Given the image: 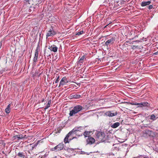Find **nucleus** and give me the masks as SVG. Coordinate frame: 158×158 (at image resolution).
Returning a JSON list of instances; mask_svg holds the SVG:
<instances>
[{
  "label": "nucleus",
  "instance_id": "obj_1",
  "mask_svg": "<svg viewBox=\"0 0 158 158\" xmlns=\"http://www.w3.org/2000/svg\"><path fill=\"white\" fill-rule=\"evenodd\" d=\"M84 128L82 127H76L74 128L67 134L64 139V142L65 143L69 142L68 139L69 137H70V138L69 139V140L70 141L73 139L76 138L75 137H73V136L74 134H77L79 133L78 132H81L80 134L78 135L79 136L82 135L83 133L82 132L83 131Z\"/></svg>",
  "mask_w": 158,
  "mask_h": 158
},
{
  "label": "nucleus",
  "instance_id": "obj_2",
  "mask_svg": "<svg viewBox=\"0 0 158 158\" xmlns=\"http://www.w3.org/2000/svg\"><path fill=\"white\" fill-rule=\"evenodd\" d=\"M95 138L97 140L100 142H103L108 139V135L103 132L98 131L95 134Z\"/></svg>",
  "mask_w": 158,
  "mask_h": 158
},
{
  "label": "nucleus",
  "instance_id": "obj_3",
  "mask_svg": "<svg viewBox=\"0 0 158 158\" xmlns=\"http://www.w3.org/2000/svg\"><path fill=\"white\" fill-rule=\"evenodd\" d=\"M83 109V107L80 105H77L75 106L73 109L70 111L69 115L70 116H72L76 114L79 112L80 111L82 110Z\"/></svg>",
  "mask_w": 158,
  "mask_h": 158
},
{
  "label": "nucleus",
  "instance_id": "obj_4",
  "mask_svg": "<svg viewBox=\"0 0 158 158\" xmlns=\"http://www.w3.org/2000/svg\"><path fill=\"white\" fill-rule=\"evenodd\" d=\"M64 148V144L62 143H60L58 145L51 149V150L55 151H60Z\"/></svg>",
  "mask_w": 158,
  "mask_h": 158
},
{
  "label": "nucleus",
  "instance_id": "obj_5",
  "mask_svg": "<svg viewBox=\"0 0 158 158\" xmlns=\"http://www.w3.org/2000/svg\"><path fill=\"white\" fill-rule=\"evenodd\" d=\"M56 32L54 31L52 28L50 29L46 34V37L47 38L49 36H52L56 34Z\"/></svg>",
  "mask_w": 158,
  "mask_h": 158
},
{
  "label": "nucleus",
  "instance_id": "obj_6",
  "mask_svg": "<svg viewBox=\"0 0 158 158\" xmlns=\"http://www.w3.org/2000/svg\"><path fill=\"white\" fill-rule=\"evenodd\" d=\"M115 37H110V38L105 42V45L106 46H108V45L112 44L114 43L115 41Z\"/></svg>",
  "mask_w": 158,
  "mask_h": 158
},
{
  "label": "nucleus",
  "instance_id": "obj_7",
  "mask_svg": "<svg viewBox=\"0 0 158 158\" xmlns=\"http://www.w3.org/2000/svg\"><path fill=\"white\" fill-rule=\"evenodd\" d=\"M105 114L108 116L112 117L116 115L118 112L117 111L114 112L113 111H109L106 112Z\"/></svg>",
  "mask_w": 158,
  "mask_h": 158
},
{
  "label": "nucleus",
  "instance_id": "obj_8",
  "mask_svg": "<svg viewBox=\"0 0 158 158\" xmlns=\"http://www.w3.org/2000/svg\"><path fill=\"white\" fill-rule=\"evenodd\" d=\"M39 49L40 46L39 45H38L37 47L36 48V49L35 50V56L33 58V60L34 62H36L37 61L38 57V50Z\"/></svg>",
  "mask_w": 158,
  "mask_h": 158
},
{
  "label": "nucleus",
  "instance_id": "obj_9",
  "mask_svg": "<svg viewBox=\"0 0 158 158\" xmlns=\"http://www.w3.org/2000/svg\"><path fill=\"white\" fill-rule=\"evenodd\" d=\"M69 81L67 80V79L66 77H63L61 80L60 82L59 85V87L63 86L67 83H68Z\"/></svg>",
  "mask_w": 158,
  "mask_h": 158
},
{
  "label": "nucleus",
  "instance_id": "obj_10",
  "mask_svg": "<svg viewBox=\"0 0 158 158\" xmlns=\"http://www.w3.org/2000/svg\"><path fill=\"white\" fill-rule=\"evenodd\" d=\"M131 105H139L141 107L148 106V103L147 102H143L140 103H131Z\"/></svg>",
  "mask_w": 158,
  "mask_h": 158
},
{
  "label": "nucleus",
  "instance_id": "obj_11",
  "mask_svg": "<svg viewBox=\"0 0 158 158\" xmlns=\"http://www.w3.org/2000/svg\"><path fill=\"white\" fill-rule=\"evenodd\" d=\"M95 142V139L91 137H89L86 140V142L87 144H92L94 143Z\"/></svg>",
  "mask_w": 158,
  "mask_h": 158
},
{
  "label": "nucleus",
  "instance_id": "obj_12",
  "mask_svg": "<svg viewBox=\"0 0 158 158\" xmlns=\"http://www.w3.org/2000/svg\"><path fill=\"white\" fill-rule=\"evenodd\" d=\"M152 133V131L148 130L144 131L143 132V136L147 137L148 136H150Z\"/></svg>",
  "mask_w": 158,
  "mask_h": 158
},
{
  "label": "nucleus",
  "instance_id": "obj_13",
  "mask_svg": "<svg viewBox=\"0 0 158 158\" xmlns=\"http://www.w3.org/2000/svg\"><path fill=\"white\" fill-rule=\"evenodd\" d=\"M48 49H49L50 50L54 52H56L57 51L58 48L55 45H53L50 47H49Z\"/></svg>",
  "mask_w": 158,
  "mask_h": 158
},
{
  "label": "nucleus",
  "instance_id": "obj_14",
  "mask_svg": "<svg viewBox=\"0 0 158 158\" xmlns=\"http://www.w3.org/2000/svg\"><path fill=\"white\" fill-rule=\"evenodd\" d=\"M14 138L15 139H17L18 140L21 139H23L24 138V136H23L22 134L18 135H15L14 136Z\"/></svg>",
  "mask_w": 158,
  "mask_h": 158
},
{
  "label": "nucleus",
  "instance_id": "obj_15",
  "mask_svg": "<svg viewBox=\"0 0 158 158\" xmlns=\"http://www.w3.org/2000/svg\"><path fill=\"white\" fill-rule=\"evenodd\" d=\"M151 3V2L148 1L147 2H143L141 4V5L142 6H144L148 5H149Z\"/></svg>",
  "mask_w": 158,
  "mask_h": 158
},
{
  "label": "nucleus",
  "instance_id": "obj_16",
  "mask_svg": "<svg viewBox=\"0 0 158 158\" xmlns=\"http://www.w3.org/2000/svg\"><path fill=\"white\" fill-rule=\"evenodd\" d=\"M86 60L85 56V55L83 56H82L80 59L78 61V64L79 63H83L84 60Z\"/></svg>",
  "mask_w": 158,
  "mask_h": 158
},
{
  "label": "nucleus",
  "instance_id": "obj_17",
  "mask_svg": "<svg viewBox=\"0 0 158 158\" xmlns=\"http://www.w3.org/2000/svg\"><path fill=\"white\" fill-rule=\"evenodd\" d=\"M120 123H119L116 122L113 124H112L111 126V127L112 128H115L118 127Z\"/></svg>",
  "mask_w": 158,
  "mask_h": 158
},
{
  "label": "nucleus",
  "instance_id": "obj_18",
  "mask_svg": "<svg viewBox=\"0 0 158 158\" xmlns=\"http://www.w3.org/2000/svg\"><path fill=\"white\" fill-rule=\"evenodd\" d=\"M10 105L9 104L8 105L7 108L5 109V111L6 113L8 114L10 112Z\"/></svg>",
  "mask_w": 158,
  "mask_h": 158
},
{
  "label": "nucleus",
  "instance_id": "obj_19",
  "mask_svg": "<svg viewBox=\"0 0 158 158\" xmlns=\"http://www.w3.org/2000/svg\"><path fill=\"white\" fill-rule=\"evenodd\" d=\"M71 97L72 98L76 99L79 98L81 97V95L79 94H75L72 95Z\"/></svg>",
  "mask_w": 158,
  "mask_h": 158
},
{
  "label": "nucleus",
  "instance_id": "obj_20",
  "mask_svg": "<svg viewBox=\"0 0 158 158\" xmlns=\"http://www.w3.org/2000/svg\"><path fill=\"white\" fill-rule=\"evenodd\" d=\"M17 156H18L19 157L21 158H24L25 156L23 154V152H19L17 154Z\"/></svg>",
  "mask_w": 158,
  "mask_h": 158
},
{
  "label": "nucleus",
  "instance_id": "obj_21",
  "mask_svg": "<svg viewBox=\"0 0 158 158\" xmlns=\"http://www.w3.org/2000/svg\"><path fill=\"white\" fill-rule=\"evenodd\" d=\"M51 103V100H49L48 101V104H47L46 106H45V109H46L48 108L50 106V105Z\"/></svg>",
  "mask_w": 158,
  "mask_h": 158
},
{
  "label": "nucleus",
  "instance_id": "obj_22",
  "mask_svg": "<svg viewBox=\"0 0 158 158\" xmlns=\"http://www.w3.org/2000/svg\"><path fill=\"white\" fill-rule=\"evenodd\" d=\"M90 133V132L86 131H85L83 135H84L85 137H89V135Z\"/></svg>",
  "mask_w": 158,
  "mask_h": 158
},
{
  "label": "nucleus",
  "instance_id": "obj_23",
  "mask_svg": "<svg viewBox=\"0 0 158 158\" xmlns=\"http://www.w3.org/2000/svg\"><path fill=\"white\" fill-rule=\"evenodd\" d=\"M84 31H83L82 30V31H80L79 32H77V33H76L75 34V35H82V34H83V33H84Z\"/></svg>",
  "mask_w": 158,
  "mask_h": 158
},
{
  "label": "nucleus",
  "instance_id": "obj_24",
  "mask_svg": "<svg viewBox=\"0 0 158 158\" xmlns=\"http://www.w3.org/2000/svg\"><path fill=\"white\" fill-rule=\"evenodd\" d=\"M150 119L151 120H155V116L154 114H152L151 116V117L150 118Z\"/></svg>",
  "mask_w": 158,
  "mask_h": 158
},
{
  "label": "nucleus",
  "instance_id": "obj_25",
  "mask_svg": "<svg viewBox=\"0 0 158 158\" xmlns=\"http://www.w3.org/2000/svg\"><path fill=\"white\" fill-rule=\"evenodd\" d=\"M59 77H60V76H58L57 77V78L56 79V81H55V83H57L58 82V81H59Z\"/></svg>",
  "mask_w": 158,
  "mask_h": 158
},
{
  "label": "nucleus",
  "instance_id": "obj_26",
  "mask_svg": "<svg viewBox=\"0 0 158 158\" xmlns=\"http://www.w3.org/2000/svg\"><path fill=\"white\" fill-rule=\"evenodd\" d=\"M153 7L152 5H150L149 6H148V8L150 10L152 9Z\"/></svg>",
  "mask_w": 158,
  "mask_h": 158
},
{
  "label": "nucleus",
  "instance_id": "obj_27",
  "mask_svg": "<svg viewBox=\"0 0 158 158\" xmlns=\"http://www.w3.org/2000/svg\"><path fill=\"white\" fill-rule=\"evenodd\" d=\"M25 1H26L27 2H28L29 0H24Z\"/></svg>",
  "mask_w": 158,
  "mask_h": 158
},
{
  "label": "nucleus",
  "instance_id": "obj_28",
  "mask_svg": "<svg viewBox=\"0 0 158 158\" xmlns=\"http://www.w3.org/2000/svg\"><path fill=\"white\" fill-rule=\"evenodd\" d=\"M143 158H149L148 157H144Z\"/></svg>",
  "mask_w": 158,
  "mask_h": 158
},
{
  "label": "nucleus",
  "instance_id": "obj_29",
  "mask_svg": "<svg viewBox=\"0 0 158 158\" xmlns=\"http://www.w3.org/2000/svg\"><path fill=\"white\" fill-rule=\"evenodd\" d=\"M2 72H0V74H2Z\"/></svg>",
  "mask_w": 158,
  "mask_h": 158
},
{
  "label": "nucleus",
  "instance_id": "obj_30",
  "mask_svg": "<svg viewBox=\"0 0 158 158\" xmlns=\"http://www.w3.org/2000/svg\"><path fill=\"white\" fill-rule=\"evenodd\" d=\"M44 101V100H42V102H43Z\"/></svg>",
  "mask_w": 158,
  "mask_h": 158
}]
</instances>
